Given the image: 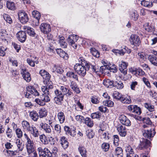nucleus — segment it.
Returning a JSON list of instances; mask_svg holds the SVG:
<instances>
[{"instance_id": "obj_35", "label": "nucleus", "mask_w": 157, "mask_h": 157, "mask_svg": "<svg viewBox=\"0 0 157 157\" xmlns=\"http://www.w3.org/2000/svg\"><path fill=\"white\" fill-rule=\"evenodd\" d=\"M78 150L82 157L86 156L87 151L86 148L84 147H79L78 148Z\"/></svg>"}, {"instance_id": "obj_8", "label": "nucleus", "mask_w": 157, "mask_h": 157, "mask_svg": "<svg viewBox=\"0 0 157 157\" xmlns=\"http://www.w3.org/2000/svg\"><path fill=\"white\" fill-rule=\"evenodd\" d=\"M150 141L146 139L141 138L138 146L139 149L140 150L146 149L150 146Z\"/></svg>"}, {"instance_id": "obj_61", "label": "nucleus", "mask_w": 157, "mask_h": 157, "mask_svg": "<svg viewBox=\"0 0 157 157\" xmlns=\"http://www.w3.org/2000/svg\"><path fill=\"white\" fill-rule=\"evenodd\" d=\"M144 106L149 111L152 112L154 110V106L149 103H145L144 104Z\"/></svg>"}, {"instance_id": "obj_60", "label": "nucleus", "mask_w": 157, "mask_h": 157, "mask_svg": "<svg viewBox=\"0 0 157 157\" xmlns=\"http://www.w3.org/2000/svg\"><path fill=\"white\" fill-rule=\"evenodd\" d=\"M3 17L4 19L7 22L10 24H11L12 22V19L9 15L6 14H4Z\"/></svg>"}, {"instance_id": "obj_53", "label": "nucleus", "mask_w": 157, "mask_h": 157, "mask_svg": "<svg viewBox=\"0 0 157 157\" xmlns=\"http://www.w3.org/2000/svg\"><path fill=\"white\" fill-rule=\"evenodd\" d=\"M109 65H108L109 70H110L111 72L113 73H115L117 71V69L116 67V66L114 64H112L109 63Z\"/></svg>"}, {"instance_id": "obj_34", "label": "nucleus", "mask_w": 157, "mask_h": 157, "mask_svg": "<svg viewBox=\"0 0 157 157\" xmlns=\"http://www.w3.org/2000/svg\"><path fill=\"white\" fill-rule=\"evenodd\" d=\"M120 100L122 103L126 104H129L132 102L131 100L129 97H122Z\"/></svg>"}, {"instance_id": "obj_13", "label": "nucleus", "mask_w": 157, "mask_h": 157, "mask_svg": "<svg viewBox=\"0 0 157 157\" xmlns=\"http://www.w3.org/2000/svg\"><path fill=\"white\" fill-rule=\"evenodd\" d=\"M40 28L41 32L44 34L48 33L51 30L50 25L46 23H42Z\"/></svg>"}, {"instance_id": "obj_30", "label": "nucleus", "mask_w": 157, "mask_h": 157, "mask_svg": "<svg viewBox=\"0 0 157 157\" xmlns=\"http://www.w3.org/2000/svg\"><path fill=\"white\" fill-rule=\"evenodd\" d=\"M59 44L60 45L61 47L63 48H66L67 44L65 41L64 38L63 37L61 36L59 37Z\"/></svg>"}, {"instance_id": "obj_22", "label": "nucleus", "mask_w": 157, "mask_h": 157, "mask_svg": "<svg viewBox=\"0 0 157 157\" xmlns=\"http://www.w3.org/2000/svg\"><path fill=\"white\" fill-rule=\"evenodd\" d=\"M78 36L76 35L73 34L69 36L67 39V41L70 45L76 42L78 40Z\"/></svg>"}, {"instance_id": "obj_21", "label": "nucleus", "mask_w": 157, "mask_h": 157, "mask_svg": "<svg viewBox=\"0 0 157 157\" xmlns=\"http://www.w3.org/2000/svg\"><path fill=\"white\" fill-rule=\"evenodd\" d=\"M40 74L44 79L46 81H48L50 78V75L49 73L44 70H41L40 71Z\"/></svg>"}, {"instance_id": "obj_57", "label": "nucleus", "mask_w": 157, "mask_h": 157, "mask_svg": "<svg viewBox=\"0 0 157 157\" xmlns=\"http://www.w3.org/2000/svg\"><path fill=\"white\" fill-rule=\"evenodd\" d=\"M61 126L59 124H56L54 126V132L57 134H59L61 132Z\"/></svg>"}, {"instance_id": "obj_9", "label": "nucleus", "mask_w": 157, "mask_h": 157, "mask_svg": "<svg viewBox=\"0 0 157 157\" xmlns=\"http://www.w3.org/2000/svg\"><path fill=\"white\" fill-rule=\"evenodd\" d=\"M129 40L131 44L135 46H138L140 43L139 36L136 35H132L130 37Z\"/></svg>"}, {"instance_id": "obj_17", "label": "nucleus", "mask_w": 157, "mask_h": 157, "mask_svg": "<svg viewBox=\"0 0 157 157\" xmlns=\"http://www.w3.org/2000/svg\"><path fill=\"white\" fill-rule=\"evenodd\" d=\"M119 119L121 122L124 125L127 126H130L131 125L130 120L126 116L124 115H120L119 117Z\"/></svg>"}, {"instance_id": "obj_33", "label": "nucleus", "mask_w": 157, "mask_h": 157, "mask_svg": "<svg viewBox=\"0 0 157 157\" xmlns=\"http://www.w3.org/2000/svg\"><path fill=\"white\" fill-rule=\"evenodd\" d=\"M23 129L25 130L28 131L31 126L29 123L25 120L23 121L21 123Z\"/></svg>"}, {"instance_id": "obj_15", "label": "nucleus", "mask_w": 157, "mask_h": 157, "mask_svg": "<svg viewBox=\"0 0 157 157\" xmlns=\"http://www.w3.org/2000/svg\"><path fill=\"white\" fill-rule=\"evenodd\" d=\"M16 36L18 40L21 42H24L26 39V33L25 31H23L18 32L16 34Z\"/></svg>"}, {"instance_id": "obj_58", "label": "nucleus", "mask_w": 157, "mask_h": 157, "mask_svg": "<svg viewBox=\"0 0 157 157\" xmlns=\"http://www.w3.org/2000/svg\"><path fill=\"white\" fill-rule=\"evenodd\" d=\"M91 117L93 119H99L100 118L101 113L99 112H96L92 113L91 114Z\"/></svg>"}, {"instance_id": "obj_1", "label": "nucleus", "mask_w": 157, "mask_h": 157, "mask_svg": "<svg viewBox=\"0 0 157 157\" xmlns=\"http://www.w3.org/2000/svg\"><path fill=\"white\" fill-rule=\"evenodd\" d=\"M67 88L63 86L60 87V90L56 89L54 91L56 96L54 98L55 103L58 105H61L64 98V95L67 91Z\"/></svg>"}, {"instance_id": "obj_5", "label": "nucleus", "mask_w": 157, "mask_h": 157, "mask_svg": "<svg viewBox=\"0 0 157 157\" xmlns=\"http://www.w3.org/2000/svg\"><path fill=\"white\" fill-rule=\"evenodd\" d=\"M10 36L6 33L4 29H1L0 31V39L2 43L4 45H6L8 44L10 40Z\"/></svg>"}, {"instance_id": "obj_39", "label": "nucleus", "mask_w": 157, "mask_h": 157, "mask_svg": "<svg viewBox=\"0 0 157 157\" xmlns=\"http://www.w3.org/2000/svg\"><path fill=\"white\" fill-rule=\"evenodd\" d=\"M112 95L113 98L117 100H120L122 97L121 94L117 91H114Z\"/></svg>"}, {"instance_id": "obj_36", "label": "nucleus", "mask_w": 157, "mask_h": 157, "mask_svg": "<svg viewBox=\"0 0 157 157\" xmlns=\"http://www.w3.org/2000/svg\"><path fill=\"white\" fill-rule=\"evenodd\" d=\"M114 82L113 81H111L110 80L107 79L106 80H104L103 84L107 87L111 88L113 86Z\"/></svg>"}, {"instance_id": "obj_59", "label": "nucleus", "mask_w": 157, "mask_h": 157, "mask_svg": "<svg viewBox=\"0 0 157 157\" xmlns=\"http://www.w3.org/2000/svg\"><path fill=\"white\" fill-rule=\"evenodd\" d=\"M15 132L17 137L19 138H21L23 136V132L21 130L17 128L15 130Z\"/></svg>"}, {"instance_id": "obj_27", "label": "nucleus", "mask_w": 157, "mask_h": 157, "mask_svg": "<svg viewBox=\"0 0 157 157\" xmlns=\"http://www.w3.org/2000/svg\"><path fill=\"white\" fill-rule=\"evenodd\" d=\"M38 114L39 117L40 118H43L47 115V112L45 108H42L39 110Z\"/></svg>"}, {"instance_id": "obj_52", "label": "nucleus", "mask_w": 157, "mask_h": 157, "mask_svg": "<svg viewBox=\"0 0 157 157\" xmlns=\"http://www.w3.org/2000/svg\"><path fill=\"white\" fill-rule=\"evenodd\" d=\"M90 50L91 53L93 56L96 57H99V53L95 48H92Z\"/></svg>"}, {"instance_id": "obj_54", "label": "nucleus", "mask_w": 157, "mask_h": 157, "mask_svg": "<svg viewBox=\"0 0 157 157\" xmlns=\"http://www.w3.org/2000/svg\"><path fill=\"white\" fill-rule=\"evenodd\" d=\"M57 52L61 57L66 59L67 57V54L61 49H58L57 51Z\"/></svg>"}, {"instance_id": "obj_16", "label": "nucleus", "mask_w": 157, "mask_h": 157, "mask_svg": "<svg viewBox=\"0 0 157 157\" xmlns=\"http://www.w3.org/2000/svg\"><path fill=\"white\" fill-rule=\"evenodd\" d=\"M64 129L67 134L70 135L71 136H74L76 134L75 132V128L74 127L70 128L67 126H65Z\"/></svg>"}, {"instance_id": "obj_26", "label": "nucleus", "mask_w": 157, "mask_h": 157, "mask_svg": "<svg viewBox=\"0 0 157 157\" xmlns=\"http://www.w3.org/2000/svg\"><path fill=\"white\" fill-rule=\"evenodd\" d=\"M23 29L27 31L28 34L29 36H34L35 35L36 33L33 28L27 26H24Z\"/></svg>"}, {"instance_id": "obj_10", "label": "nucleus", "mask_w": 157, "mask_h": 157, "mask_svg": "<svg viewBox=\"0 0 157 157\" xmlns=\"http://www.w3.org/2000/svg\"><path fill=\"white\" fill-rule=\"evenodd\" d=\"M119 65L120 71L124 75H126L127 73V67L128 65V63L122 61L120 62Z\"/></svg>"}, {"instance_id": "obj_48", "label": "nucleus", "mask_w": 157, "mask_h": 157, "mask_svg": "<svg viewBox=\"0 0 157 157\" xmlns=\"http://www.w3.org/2000/svg\"><path fill=\"white\" fill-rule=\"evenodd\" d=\"M103 102L104 105L108 107H112L114 105L113 102L109 100V99L104 101Z\"/></svg>"}, {"instance_id": "obj_40", "label": "nucleus", "mask_w": 157, "mask_h": 157, "mask_svg": "<svg viewBox=\"0 0 157 157\" xmlns=\"http://www.w3.org/2000/svg\"><path fill=\"white\" fill-rule=\"evenodd\" d=\"M66 75L67 77L70 78H73L77 81H78V77L77 75L75 74L74 73L71 71L68 72Z\"/></svg>"}, {"instance_id": "obj_2", "label": "nucleus", "mask_w": 157, "mask_h": 157, "mask_svg": "<svg viewBox=\"0 0 157 157\" xmlns=\"http://www.w3.org/2000/svg\"><path fill=\"white\" fill-rule=\"evenodd\" d=\"M27 91L24 92L25 96L28 98H31L33 96H38L39 94L38 91L33 86H29L27 88Z\"/></svg>"}, {"instance_id": "obj_31", "label": "nucleus", "mask_w": 157, "mask_h": 157, "mask_svg": "<svg viewBox=\"0 0 157 157\" xmlns=\"http://www.w3.org/2000/svg\"><path fill=\"white\" fill-rule=\"evenodd\" d=\"M57 116L60 123H63L65 120V117L63 113L61 111L59 112L57 114Z\"/></svg>"}, {"instance_id": "obj_41", "label": "nucleus", "mask_w": 157, "mask_h": 157, "mask_svg": "<svg viewBox=\"0 0 157 157\" xmlns=\"http://www.w3.org/2000/svg\"><path fill=\"white\" fill-rule=\"evenodd\" d=\"M40 139L41 142L44 144H47L48 143V140L47 138L44 134L40 136Z\"/></svg>"}, {"instance_id": "obj_11", "label": "nucleus", "mask_w": 157, "mask_h": 157, "mask_svg": "<svg viewBox=\"0 0 157 157\" xmlns=\"http://www.w3.org/2000/svg\"><path fill=\"white\" fill-rule=\"evenodd\" d=\"M128 109L129 111L137 114V115H140L141 113L140 108L136 105H129L128 107Z\"/></svg>"}, {"instance_id": "obj_4", "label": "nucleus", "mask_w": 157, "mask_h": 157, "mask_svg": "<svg viewBox=\"0 0 157 157\" xmlns=\"http://www.w3.org/2000/svg\"><path fill=\"white\" fill-rule=\"evenodd\" d=\"M41 90L44 94H43L40 98L44 102H47L50 101V98L49 95V90L46 86H42Z\"/></svg>"}, {"instance_id": "obj_64", "label": "nucleus", "mask_w": 157, "mask_h": 157, "mask_svg": "<svg viewBox=\"0 0 157 157\" xmlns=\"http://www.w3.org/2000/svg\"><path fill=\"white\" fill-rule=\"evenodd\" d=\"M138 56L139 61H141L142 60L144 61L145 60V54L143 52H139L138 54Z\"/></svg>"}, {"instance_id": "obj_19", "label": "nucleus", "mask_w": 157, "mask_h": 157, "mask_svg": "<svg viewBox=\"0 0 157 157\" xmlns=\"http://www.w3.org/2000/svg\"><path fill=\"white\" fill-rule=\"evenodd\" d=\"M117 129L121 136H125L126 135V130L124 126L119 125L117 127Z\"/></svg>"}, {"instance_id": "obj_18", "label": "nucleus", "mask_w": 157, "mask_h": 157, "mask_svg": "<svg viewBox=\"0 0 157 157\" xmlns=\"http://www.w3.org/2000/svg\"><path fill=\"white\" fill-rule=\"evenodd\" d=\"M35 137H38L39 133L37 129L33 125H31L30 128L28 131Z\"/></svg>"}, {"instance_id": "obj_32", "label": "nucleus", "mask_w": 157, "mask_h": 157, "mask_svg": "<svg viewBox=\"0 0 157 157\" xmlns=\"http://www.w3.org/2000/svg\"><path fill=\"white\" fill-rule=\"evenodd\" d=\"M16 144L18 150L19 151H21L24 148V144L22 141L19 139L16 140Z\"/></svg>"}, {"instance_id": "obj_3", "label": "nucleus", "mask_w": 157, "mask_h": 157, "mask_svg": "<svg viewBox=\"0 0 157 157\" xmlns=\"http://www.w3.org/2000/svg\"><path fill=\"white\" fill-rule=\"evenodd\" d=\"M74 69L78 74L82 76H84L86 74L87 69L83 63L76 64L74 66Z\"/></svg>"}, {"instance_id": "obj_12", "label": "nucleus", "mask_w": 157, "mask_h": 157, "mask_svg": "<svg viewBox=\"0 0 157 157\" xmlns=\"http://www.w3.org/2000/svg\"><path fill=\"white\" fill-rule=\"evenodd\" d=\"M21 74L24 79L27 82H29L31 80L30 74L27 71L25 68H23L21 69Z\"/></svg>"}, {"instance_id": "obj_44", "label": "nucleus", "mask_w": 157, "mask_h": 157, "mask_svg": "<svg viewBox=\"0 0 157 157\" xmlns=\"http://www.w3.org/2000/svg\"><path fill=\"white\" fill-rule=\"evenodd\" d=\"M76 104L75 109L76 110V106H77L81 110L83 109V106L82 105V104L80 102L78 98H74Z\"/></svg>"}, {"instance_id": "obj_43", "label": "nucleus", "mask_w": 157, "mask_h": 157, "mask_svg": "<svg viewBox=\"0 0 157 157\" xmlns=\"http://www.w3.org/2000/svg\"><path fill=\"white\" fill-rule=\"evenodd\" d=\"M54 72H56L59 74L62 73L63 72V70L62 68L58 65H55L53 68Z\"/></svg>"}, {"instance_id": "obj_55", "label": "nucleus", "mask_w": 157, "mask_h": 157, "mask_svg": "<svg viewBox=\"0 0 157 157\" xmlns=\"http://www.w3.org/2000/svg\"><path fill=\"white\" fill-rule=\"evenodd\" d=\"M126 151L127 153V155H133L135 154H134L133 149L129 145L126 147Z\"/></svg>"}, {"instance_id": "obj_7", "label": "nucleus", "mask_w": 157, "mask_h": 157, "mask_svg": "<svg viewBox=\"0 0 157 157\" xmlns=\"http://www.w3.org/2000/svg\"><path fill=\"white\" fill-rule=\"evenodd\" d=\"M18 19L22 24H25L29 20L27 14L24 10H20L18 13Z\"/></svg>"}, {"instance_id": "obj_46", "label": "nucleus", "mask_w": 157, "mask_h": 157, "mask_svg": "<svg viewBox=\"0 0 157 157\" xmlns=\"http://www.w3.org/2000/svg\"><path fill=\"white\" fill-rule=\"evenodd\" d=\"M7 7L10 10H14L15 9V6L13 2L7 1L6 3Z\"/></svg>"}, {"instance_id": "obj_25", "label": "nucleus", "mask_w": 157, "mask_h": 157, "mask_svg": "<svg viewBox=\"0 0 157 157\" xmlns=\"http://www.w3.org/2000/svg\"><path fill=\"white\" fill-rule=\"evenodd\" d=\"M60 142L64 149H65L68 146V143L67 139L65 136H62L60 139Z\"/></svg>"}, {"instance_id": "obj_38", "label": "nucleus", "mask_w": 157, "mask_h": 157, "mask_svg": "<svg viewBox=\"0 0 157 157\" xmlns=\"http://www.w3.org/2000/svg\"><path fill=\"white\" fill-rule=\"evenodd\" d=\"M141 4L145 7L150 8L152 6V3L151 2L145 1L144 0H141Z\"/></svg>"}, {"instance_id": "obj_23", "label": "nucleus", "mask_w": 157, "mask_h": 157, "mask_svg": "<svg viewBox=\"0 0 157 157\" xmlns=\"http://www.w3.org/2000/svg\"><path fill=\"white\" fill-rule=\"evenodd\" d=\"M41 127L44 129L46 133H50L51 132V129L50 126L45 123H41L40 124Z\"/></svg>"}, {"instance_id": "obj_47", "label": "nucleus", "mask_w": 157, "mask_h": 157, "mask_svg": "<svg viewBox=\"0 0 157 157\" xmlns=\"http://www.w3.org/2000/svg\"><path fill=\"white\" fill-rule=\"evenodd\" d=\"M113 86L119 89H122L124 87V85L123 83L120 81L118 82H114V85Z\"/></svg>"}, {"instance_id": "obj_29", "label": "nucleus", "mask_w": 157, "mask_h": 157, "mask_svg": "<svg viewBox=\"0 0 157 157\" xmlns=\"http://www.w3.org/2000/svg\"><path fill=\"white\" fill-rule=\"evenodd\" d=\"M34 144L33 142L31 144H26L27 151L29 154H30V153L33 152L34 150Z\"/></svg>"}, {"instance_id": "obj_56", "label": "nucleus", "mask_w": 157, "mask_h": 157, "mask_svg": "<svg viewBox=\"0 0 157 157\" xmlns=\"http://www.w3.org/2000/svg\"><path fill=\"white\" fill-rule=\"evenodd\" d=\"M143 26L145 30L148 32H151L152 30V27L151 25H149L148 23H145Z\"/></svg>"}, {"instance_id": "obj_24", "label": "nucleus", "mask_w": 157, "mask_h": 157, "mask_svg": "<svg viewBox=\"0 0 157 157\" xmlns=\"http://www.w3.org/2000/svg\"><path fill=\"white\" fill-rule=\"evenodd\" d=\"M29 116L31 119L34 121H36L39 118V115L37 112L34 110L30 112Z\"/></svg>"}, {"instance_id": "obj_42", "label": "nucleus", "mask_w": 157, "mask_h": 157, "mask_svg": "<svg viewBox=\"0 0 157 157\" xmlns=\"http://www.w3.org/2000/svg\"><path fill=\"white\" fill-rule=\"evenodd\" d=\"M85 124L89 127H92L94 125L93 121L89 117H86L85 119Z\"/></svg>"}, {"instance_id": "obj_45", "label": "nucleus", "mask_w": 157, "mask_h": 157, "mask_svg": "<svg viewBox=\"0 0 157 157\" xmlns=\"http://www.w3.org/2000/svg\"><path fill=\"white\" fill-rule=\"evenodd\" d=\"M110 147L109 144L107 143H103L101 145V148L103 151L106 152L108 151Z\"/></svg>"}, {"instance_id": "obj_20", "label": "nucleus", "mask_w": 157, "mask_h": 157, "mask_svg": "<svg viewBox=\"0 0 157 157\" xmlns=\"http://www.w3.org/2000/svg\"><path fill=\"white\" fill-rule=\"evenodd\" d=\"M129 17L131 20L136 21L139 17L137 11L135 10H131L129 12Z\"/></svg>"}, {"instance_id": "obj_49", "label": "nucleus", "mask_w": 157, "mask_h": 157, "mask_svg": "<svg viewBox=\"0 0 157 157\" xmlns=\"http://www.w3.org/2000/svg\"><path fill=\"white\" fill-rule=\"evenodd\" d=\"M108 68V65H104L103 66L100 67V71L102 73H107L109 70Z\"/></svg>"}, {"instance_id": "obj_50", "label": "nucleus", "mask_w": 157, "mask_h": 157, "mask_svg": "<svg viewBox=\"0 0 157 157\" xmlns=\"http://www.w3.org/2000/svg\"><path fill=\"white\" fill-rule=\"evenodd\" d=\"M41 15L40 13L37 11L34 10L32 12V16L36 19L40 20Z\"/></svg>"}, {"instance_id": "obj_63", "label": "nucleus", "mask_w": 157, "mask_h": 157, "mask_svg": "<svg viewBox=\"0 0 157 157\" xmlns=\"http://www.w3.org/2000/svg\"><path fill=\"white\" fill-rule=\"evenodd\" d=\"M24 136L25 139L26 140V144H28L30 143L31 144L33 142V141L31 140L29 138V136L26 133H25L24 134Z\"/></svg>"}, {"instance_id": "obj_51", "label": "nucleus", "mask_w": 157, "mask_h": 157, "mask_svg": "<svg viewBox=\"0 0 157 157\" xmlns=\"http://www.w3.org/2000/svg\"><path fill=\"white\" fill-rule=\"evenodd\" d=\"M115 154L118 156L122 157L123 156V150L121 147H118L115 149ZM118 157H119L118 156Z\"/></svg>"}, {"instance_id": "obj_14", "label": "nucleus", "mask_w": 157, "mask_h": 157, "mask_svg": "<svg viewBox=\"0 0 157 157\" xmlns=\"http://www.w3.org/2000/svg\"><path fill=\"white\" fill-rule=\"evenodd\" d=\"M143 136L149 139L153 137L155 133L154 129H150L149 130L144 129L143 131Z\"/></svg>"}, {"instance_id": "obj_62", "label": "nucleus", "mask_w": 157, "mask_h": 157, "mask_svg": "<svg viewBox=\"0 0 157 157\" xmlns=\"http://www.w3.org/2000/svg\"><path fill=\"white\" fill-rule=\"evenodd\" d=\"M75 119L78 122L81 123L84 120V117L80 115H77L75 116Z\"/></svg>"}, {"instance_id": "obj_37", "label": "nucleus", "mask_w": 157, "mask_h": 157, "mask_svg": "<svg viewBox=\"0 0 157 157\" xmlns=\"http://www.w3.org/2000/svg\"><path fill=\"white\" fill-rule=\"evenodd\" d=\"M86 134L88 138L91 139L94 137L95 133L93 130L89 129L86 131Z\"/></svg>"}, {"instance_id": "obj_6", "label": "nucleus", "mask_w": 157, "mask_h": 157, "mask_svg": "<svg viewBox=\"0 0 157 157\" xmlns=\"http://www.w3.org/2000/svg\"><path fill=\"white\" fill-rule=\"evenodd\" d=\"M37 151L40 157H52V155L51 152L47 148L43 149L41 147L37 148Z\"/></svg>"}, {"instance_id": "obj_28", "label": "nucleus", "mask_w": 157, "mask_h": 157, "mask_svg": "<svg viewBox=\"0 0 157 157\" xmlns=\"http://www.w3.org/2000/svg\"><path fill=\"white\" fill-rule=\"evenodd\" d=\"M148 59L152 64L157 66V58L155 56L149 55L148 57Z\"/></svg>"}]
</instances>
